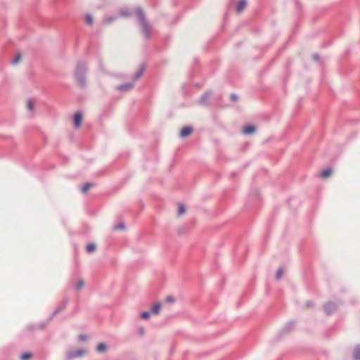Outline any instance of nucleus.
<instances>
[{
    "mask_svg": "<svg viewBox=\"0 0 360 360\" xmlns=\"http://www.w3.org/2000/svg\"><path fill=\"white\" fill-rule=\"evenodd\" d=\"M136 13L145 39L149 40L151 38L153 29L145 17L143 10L141 7L136 9Z\"/></svg>",
    "mask_w": 360,
    "mask_h": 360,
    "instance_id": "1",
    "label": "nucleus"
},
{
    "mask_svg": "<svg viewBox=\"0 0 360 360\" xmlns=\"http://www.w3.org/2000/svg\"><path fill=\"white\" fill-rule=\"evenodd\" d=\"M87 68L84 63L79 61L77 63L75 70V78L81 89H84L86 86V72Z\"/></svg>",
    "mask_w": 360,
    "mask_h": 360,
    "instance_id": "2",
    "label": "nucleus"
},
{
    "mask_svg": "<svg viewBox=\"0 0 360 360\" xmlns=\"http://www.w3.org/2000/svg\"><path fill=\"white\" fill-rule=\"evenodd\" d=\"M84 352L85 351L82 349L70 350L66 354L65 360H72L77 357L82 356Z\"/></svg>",
    "mask_w": 360,
    "mask_h": 360,
    "instance_id": "3",
    "label": "nucleus"
},
{
    "mask_svg": "<svg viewBox=\"0 0 360 360\" xmlns=\"http://www.w3.org/2000/svg\"><path fill=\"white\" fill-rule=\"evenodd\" d=\"M69 302V298L66 297L58 307L57 308L53 311L52 314L50 316V317L48 319V321H50L52 320L54 316L60 313L61 311L65 309L66 307L68 306V304Z\"/></svg>",
    "mask_w": 360,
    "mask_h": 360,
    "instance_id": "4",
    "label": "nucleus"
},
{
    "mask_svg": "<svg viewBox=\"0 0 360 360\" xmlns=\"http://www.w3.org/2000/svg\"><path fill=\"white\" fill-rule=\"evenodd\" d=\"M337 304L333 302H328L324 305L325 313L330 316L337 310Z\"/></svg>",
    "mask_w": 360,
    "mask_h": 360,
    "instance_id": "5",
    "label": "nucleus"
},
{
    "mask_svg": "<svg viewBox=\"0 0 360 360\" xmlns=\"http://www.w3.org/2000/svg\"><path fill=\"white\" fill-rule=\"evenodd\" d=\"M212 91L211 90H208L205 91L200 97L198 103L203 105H209L208 99L211 96Z\"/></svg>",
    "mask_w": 360,
    "mask_h": 360,
    "instance_id": "6",
    "label": "nucleus"
},
{
    "mask_svg": "<svg viewBox=\"0 0 360 360\" xmlns=\"http://www.w3.org/2000/svg\"><path fill=\"white\" fill-rule=\"evenodd\" d=\"M295 322L294 321H290L288 322L283 328L281 330L280 334L283 335L285 334L289 331H290L295 326Z\"/></svg>",
    "mask_w": 360,
    "mask_h": 360,
    "instance_id": "7",
    "label": "nucleus"
},
{
    "mask_svg": "<svg viewBox=\"0 0 360 360\" xmlns=\"http://www.w3.org/2000/svg\"><path fill=\"white\" fill-rule=\"evenodd\" d=\"M193 131V128L191 126H186L181 129L179 136L181 138H185L189 136Z\"/></svg>",
    "mask_w": 360,
    "mask_h": 360,
    "instance_id": "8",
    "label": "nucleus"
},
{
    "mask_svg": "<svg viewBox=\"0 0 360 360\" xmlns=\"http://www.w3.org/2000/svg\"><path fill=\"white\" fill-rule=\"evenodd\" d=\"M134 87L133 83H125L116 86V89L122 91H127Z\"/></svg>",
    "mask_w": 360,
    "mask_h": 360,
    "instance_id": "9",
    "label": "nucleus"
},
{
    "mask_svg": "<svg viewBox=\"0 0 360 360\" xmlns=\"http://www.w3.org/2000/svg\"><path fill=\"white\" fill-rule=\"evenodd\" d=\"M82 114L80 112H77L74 115V125L76 128H78L82 123Z\"/></svg>",
    "mask_w": 360,
    "mask_h": 360,
    "instance_id": "10",
    "label": "nucleus"
},
{
    "mask_svg": "<svg viewBox=\"0 0 360 360\" xmlns=\"http://www.w3.org/2000/svg\"><path fill=\"white\" fill-rule=\"evenodd\" d=\"M256 131V127L255 126L252 124H248L246 125L243 130V132L245 135H250L252 134Z\"/></svg>",
    "mask_w": 360,
    "mask_h": 360,
    "instance_id": "11",
    "label": "nucleus"
},
{
    "mask_svg": "<svg viewBox=\"0 0 360 360\" xmlns=\"http://www.w3.org/2000/svg\"><path fill=\"white\" fill-rule=\"evenodd\" d=\"M246 0H240L236 5V11L237 13H240L247 6Z\"/></svg>",
    "mask_w": 360,
    "mask_h": 360,
    "instance_id": "12",
    "label": "nucleus"
},
{
    "mask_svg": "<svg viewBox=\"0 0 360 360\" xmlns=\"http://www.w3.org/2000/svg\"><path fill=\"white\" fill-rule=\"evenodd\" d=\"M146 70V65L144 64H141L140 66H139V70L137 71V72L134 75L133 78L134 79H137L138 78H139L144 72Z\"/></svg>",
    "mask_w": 360,
    "mask_h": 360,
    "instance_id": "13",
    "label": "nucleus"
},
{
    "mask_svg": "<svg viewBox=\"0 0 360 360\" xmlns=\"http://www.w3.org/2000/svg\"><path fill=\"white\" fill-rule=\"evenodd\" d=\"M331 172H332V169L330 167H328V168L323 169L320 172L319 176L323 179L328 178L330 175Z\"/></svg>",
    "mask_w": 360,
    "mask_h": 360,
    "instance_id": "14",
    "label": "nucleus"
},
{
    "mask_svg": "<svg viewBox=\"0 0 360 360\" xmlns=\"http://www.w3.org/2000/svg\"><path fill=\"white\" fill-rule=\"evenodd\" d=\"M161 309V303L156 302L152 306L151 311L153 314H158Z\"/></svg>",
    "mask_w": 360,
    "mask_h": 360,
    "instance_id": "15",
    "label": "nucleus"
},
{
    "mask_svg": "<svg viewBox=\"0 0 360 360\" xmlns=\"http://www.w3.org/2000/svg\"><path fill=\"white\" fill-rule=\"evenodd\" d=\"M354 360H360V345H357L353 351Z\"/></svg>",
    "mask_w": 360,
    "mask_h": 360,
    "instance_id": "16",
    "label": "nucleus"
},
{
    "mask_svg": "<svg viewBox=\"0 0 360 360\" xmlns=\"http://www.w3.org/2000/svg\"><path fill=\"white\" fill-rule=\"evenodd\" d=\"M117 18V17L116 15L106 17V18H103V23L105 25L110 24L112 22H114Z\"/></svg>",
    "mask_w": 360,
    "mask_h": 360,
    "instance_id": "17",
    "label": "nucleus"
},
{
    "mask_svg": "<svg viewBox=\"0 0 360 360\" xmlns=\"http://www.w3.org/2000/svg\"><path fill=\"white\" fill-rule=\"evenodd\" d=\"M94 186V184L91 183V182H86V183H85V184L83 185V186H82V188L81 191H82L83 193H86L89 191V189L91 187Z\"/></svg>",
    "mask_w": 360,
    "mask_h": 360,
    "instance_id": "18",
    "label": "nucleus"
},
{
    "mask_svg": "<svg viewBox=\"0 0 360 360\" xmlns=\"http://www.w3.org/2000/svg\"><path fill=\"white\" fill-rule=\"evenodd\" d=\"M96 250V245L94 243H89L86 247L87 252H92Z\"/></svg>",
    "mask_w": 360,
    "mask_h": 360,
    "instance_id": "19",
    "label": "nucleus"
},
{
    "mask_svg": "<svg viewBox=\"0 0 360 360\" xmlns=\"http://www.w3.org/2000/svg\"><path fill=\"white\" fill-rule=\"evenodd\" d=\"M106 349V345L103 342L99 343L97 345L96 350L99 352H103Z\"/></svg>",
    "mask_w": 360,
    "mask_h": 360,
    "instance_id": "20",
    "label": "nucleus"
},
{
    "mask_svg": "<svg viewBox=\"0 0 360 360\" xmlns=\"http://www.w3.org/2000/svg\"><path fill=\"white\" fill-rule=\"evenodd\" d=\"M84 285V282L83 279H79L75 286L77 290H81Z\"/></svg>",
    "mask_w": 360,
    "mask_h": 360,
    "instance_id": "21",
    "label": "nucleus"
},
{
    "mask_svg": "<svg viewBox=\"0 0 360 360\" xmlns=\"http://www.w3.org/2000/svg\"><path fill=\"white\" fill-rule=\"evenodd\" d=\"M120 14L122 17H129V12L127 8H122L120 11Z\"/></svg>",
    "mask_w": 360,
    "mask_h": 360,
    "instance_id": "22",
    "label": "nucleus"
},
{
    "mask_svg": "<svg viewBox=\"0 0 360 360\" xmlns=\"http://www.w3.org/2000/svg\"><path fill=\"white\" fill-rule=\"evenodd\" d=\"M32 356V354L30 352H25L21 354L20 359L21 360H27Z\"/></svg>",
    "mask_w": 360,
    "mask_h": 360,
    "instance_id": "23",
    "label": "nucleus"
},
{
    "mask_svg": "<svg viewBox=\"0 0 360 360\" xmlns=\"http://www.w3.org/2000/svg\"><path fill=\"white\" fill-rule=\"evenodd\" d=\"M27 108L30 111H32L34 109V103L32 100L29 99L27 102Z\"/></svg>",
    "mask_w": 360,
    "mask_h": 360,
    "instance_id": "24",
    "label": "nucleus"
},
{
    "mask_svg": "<svg viewBox=\"0 0 360 360\" xmlns=\"http://www.w3.org/2000/svg\"><path fill=\"white\" fill-rule=\"evenodd\" d=\"M186 211V208H185V206L183 204H180L179 205V209H178V215H181L182 214H184Z\"/></svg>",
    "mask_w": 360,
    "mask_h": 360,
    "instance_id": "25",
    "label": "nucleus"
},
{
    "mask_svg": "<svg viewBox=\"0 0 360 360\" xmlns=\"http://www.w3.org/2000/svg\"><path fill=\"white\" fill-rule=\"evenodd\" d=\"M85 20H86V22L89 25H91L93 23V17L90 14L86 15Z\"/></svg>",
    "mask_w": 360,
    "mask_h": 360,
    "instance_id": "26",
    "label": "nucleus"
},
{
    "mask_svg": "<svg viewBox=\"0 0 360 360\" xmlns=\"http://www.w3.org/2000/svg\"><path fill=\"white\" fill-rule=\"evenodd\" d=\"M150 313L147 311H143L141 314V318L143 319H148L150 317Z\"/></svg>",
    "mask_w": 360,
    "mask_h": 360,
    "instance_id": "27",
    "label": "nucleus"
},
{
    "mask_svg": "<svg viewBox=\"0 0 360 360\" xmlns=\"http://www.w3.org/2000/svg\"><path fill=\"white\" fill-rule=\"evenodd\" d=\"M282 274H283V269L282 268H278L277 271H276V279H280L282 276Z\"/></svg>",
    "mask_w": 360,
    "mask_h": 360,
    "instance_id": "28",
    "label": "nucleus"
},
{
    "mask_svg": "<svg viewBox=\"0 0 360 360\" xmlns=\"http://www.w3.org/2000/svg\"><path fill=\"white\" fill-rule=\"evenodd\" d=\"M125 229V226H124V224L123 222H120L117 224H116L115 226H114V229H116V230H118V229Z\"/></svg>",
    "mask_w": 360,
    "mask_h": 360,
    "instance_id": "29",
    "label": "nucleus"
},
{
    "mask_svg": "<svg viewBox=\"0 0 360 360\" xmlns=\"http://www.w3.org/2000/svg\"><path fill=\"white\" fill-rule=\"evenodd\" d=\"M21 57V55L20 53H17L16 56H15V58L12 60V63L13 65H15L18 63V62L19 61L20 58Z\"/></svg>",
    "mask_w": 360,
    "mask_h": 360,
    "instance_id": "30",
    "label": "nucleus"
},
{
    "mask_svg": "<svg viewBox=\"0 0 360 360\" xmlns=\"http://www.w3.org/2000/svg\"><path fill=\"white\" fill-rule=\"evenodd\" d=\"M78 340L79 341H85L87 340V335H84V334H81L78 336Z\"/></svg>",
    "mask_w": 360,
    "mask_h": 360,
    "instance_id": "31",
    "label": "nucleus"
},
{
    "mask_svg": "<svg viewBox=\"0 0 360 360\" xmlns=\"http://www.w3.org/2000/svg\"><path fill=\"white\" fill-rule=\"evenodd\" d=\"M174 301H175V299H174V297H172V296H170V295H169V296H167V297H166V302H171V303H173V302H174Z\"/></svg>",
    "mask_w": 360,
    "mask_h": 360,
    "instance_id": "32",
    "label": "nucleus"
},
{
    "mask_svg": "<svg viewBox=\"0 0 360 360\" xmlns=\"http://www.w3.org/2000/svg\"><path fill=\"white\" fill-rule=\"evenodd\" d=\"M230 98L231 100L233 102H236L238 100V96L236 94H231Z\"/></svg>",
    "mask_w": 360,
    "mask_h": 360,
    "instance_id": "33",
    "label": "nucleus"
},
{
    "mask_svg": "<svg viewBox=\"0 0 360 360\" xmlns=\"http://www.w3.org/2000/svg\"><path fill=\"white\" fill-rule=\"evenodd\" d=\"M314 302H313L312 301H307V302H306V306H307V307H314Z\"/></svg>",
    "mask_w": 360,
    "mask_h": 360,
    "instance_id": "34",
    "label": "nucleus"
},
{
    "mask_svg": "<svg viewBox=\"0 0 360 360\" xmlns=\"http://www.w3.org/2000/svg\"><path fill=\"white\" fill-rule=\"evenodd\" d=\"M312 57H313V59H314L315 60H320V56L317 53H314Z\"/></svg>",
    "mask_w": 360,
    "mask_h": 360,
    "instance_id": "35",
    "label": "nucleus"
},
{
    "mask_svg": "<svg viewBox=\"0 0 360 360\" xmlns=\"http://www.w3.org/2000/svg\"><path fill=\"white\" fill-rule=\"evenodd\" d=\"M49 321H47L46 323L39 325L37 328H40V329H42V328H44L46 326L47 323H49Z\"/></svg>",
    "mask_w": 360,
    "mask_h": 360,
    "instance_id": "36",
    "label": "nucleus"
},
{
    "mask_svg": "<svg viewBox=\"0 0 360 360\" xmlns=\"http://www.w3.org/2000/svg\"><path fill=\"white\" fill-rule=\"evenodd\" d=\"M139 334L143 335L144 333V328L143 327L139 328Z\"/></svg>",
    "mask_w": 360,
    "mask_h": 360,
    "instance_id": "37",
    "label": "nucleus"
},
{
    "mask_svg": "<svg viewBox=\"0 0 360 360\" xmlns=\"http://www.w3.org/2000/svg\"><path fill=\"white\" fill-rule=\"evenodd\" d=\"M27 328H28L29 330H34V329L36 328V326H29Z\"/></svg>",
    "mask_w": 360,
    "mask_h": 360,
    "instance_id": "38",
    "label": "nucleus"
},
{
    "mask_svg": "<svg viewBox=\"0 0 360 360\" xmlns=\"http://www.w3.org/2000/svg\"><path fill=\"white\" fill-rule=\"evenodd\" d=\"M240 302L238 303L237 307H238L240 306Z\"/></svg>",
    "mask_w": 360,
    "mask_h": 360,
    "instance_id": "39",
    "label": "nucleus"
}]
</instances>
